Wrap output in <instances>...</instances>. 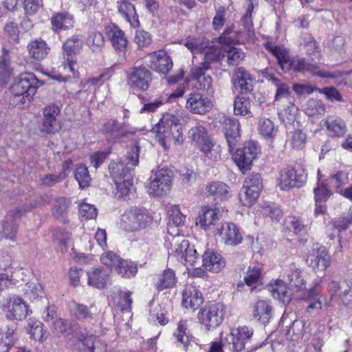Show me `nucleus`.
Returning <instances> with one entry per match:
<instances>
[{"mask_svg": "<svg viewBox=\"0 0 352 352\" xmlns=\"http://www.w3.org/2000/svg\"><path fill=\"white\" fill-rule=\"evenodd\" d=\"M139 155H122L109 166V173L116 185L115 196L122 200L134 197L133 170L139 164Z\"/></svg>", "mask_w": 352, "mask_h": 352, "instance_id": "1", "label": "nucleus"}, {"mask_svg": "<svg viewBox=\"0 0 352 352\" xmlns=\"http://www.w3.org/2000/svg\"><path fill=\"white\" fill-rule=\"evenodd\" d=\"M159 144L168 151L169 142L172 138L175 144H182L184 136L182 127L179 126V119L174 115L168 114L163 116L152 128Z\"/></svg>", "mask_w": 352, "mask_h": 352, "instance_id": "2", "label": "nucleus"}, {"mask_svg": "<svg viewBox=\"0 0 352 352\" xmlns=\"http://www.w3.org/2000/svg\"><path fill=\"white\" fill-rule=\"evenodd\" d=\"M43 85L44 82L34 74L24 72L15 78L10 91L14 97L20 98V102L24 104L30 103L33 100L38 89Z\"/></svg>", "mask_w": 352, "mask_h": 352, "instance_id": "3", "label": "nucleus"}, {"mask_svg": "<svg viewBox=\"0 0 352 352\" xmlns=\"http://www.w3.org/2000/svg\"><path fill=\"white\" fill-rule=\"evenodd\" d=\"M254 335L252 328L248 326L232 327L220 333V339L225 347L231 352H241L249 343Z\"/></svg>", "mask_w": 352, "mask_h": 352, "instance_id": "4", "label": "nucleus"}, {"mask_svg": "<svg viewBox=\"0 0 352 352\" xmlns=\"http://www.w3.org/2000/svg\"><path fill=\"white\" fill-rule=\"evenodd\" d=\"M170 243L168 248L169 255L175 256L187 268L192 267L198 259V254L194 245L182 236L175 233L171 239H168Z\"/></svg>", "mask_w": 352, "mask_h": 352, "instance_id": "5", "label": "nucleus"}, {"mask_svg": "<svg viewBox=\"0 0 352 352\" xmlns=\"http://www.w3.org/2000/svg\"><path fill=\"white\" fill-rule=\"evenodd\" d=\"M151 221L152 217L145 208L134 207L124 211L119 225L124 231L137 232L148 227Z\"/></svg>", "mask_w": 352, "mask_h": 352, "instance_id": "6", "label": "nucleus"}, {"mask_svg": "<svg viewBox=\"0 0 352 352\" xmlns=\"http://www.w3.org/2000/svg\"><path fill=\"white\" fill-rule=\"evenodd\" d=\"M126 84L133 89L141 91H147L153 80V74L146 63L136 61L125 71Z\"/></svg>", "mask_w": 352, "mask_h": 352, "instance_id": "7", "label": "nucleus"}, {"mask_svg": "<svg viewBox=\"0 0 352 352\" xmlns=\"http://www.w3.org/2000/svg\"><path fill=\"white\" fill-rule=\"evenodd\" d=\"M263 189V182L261 175L252 174L247 177L239 192V203L244 207L253 206L260 196Z\"/></svg>", "mask_w": 352, "mask_h": 352, "instance_id": "8", "label": "nucleus"}, {"mask_svg": "<svg viewBox=\"0 0 352 352\" xmlns=\"http://www.w3.org/2000/svg\"><path fill=\"white\" fill-rule=\"evenodd\" d=\"M277 179L279 188L287 190L292 188L302 186L307 182V173L302 166L296 168L287 166L279 171Z\"/></svg>", "mask_w": 352, "mask_h": 352, "instance_id": "9", "label": "nucleus"}, {"mask_svg": "<svg viewBox=\"0 0 352 352\" xmlns=\"http://www.w3.org/2000/svg\"><path fill=\"white\" fill-rule=\"evenodd\" d=\"M226 307L222 303L210 302L202 308L197 314L199 322L207 331L219 327L223 322Z\"/></svg>", "mask_w": 352, "mask_h": 352, "instance_id": "10", "label": "nucleus"}, {"mask_svg": "<svg viewBox=\"0 0 352 352\" xmlns=\"http://www.w3.org/2000/svg\"><path fill=\"white\" fill-rule=\"evenodd\" d=\"M214 236L226 246L235 247L242 243L243 232L234 223L223 221L214 230Z\"/></svg>", "mask_w": 352, "mask_h": 352, "instance_id": "11", "label": "nucleus"}, {"mask_svg": "<svg viewBox=\"0 0 352 352\" xmlns=\"http://www.w3.org/2000/svg\"><path fill=\"white\" fill-rule=\"evenodd\" d=\"M82 48V42L78 34L67 38L62 45L63 60L61 66L74 75L77 72L74 67L77 65L76 55L80 52Z\"/></svg>", "mask_w": 352, "mask_h": 352, "instance_id": "12", "label": "nucleus"}, {"mask_svg": "<svg viewBox=\"0 0 352 352\" xmlns=\"http://www.w3.org/2000/svg\"><path fill=\"white\" fill-rule=\"evenodd\" d=\"M1 309L10 320L21 321L32 313L28 304L18 296L6 298L1 304Z\"/></svg>", "mask_w": 352, "mask_h": 352, "instance_id": "13", "label": "nucleus"}, {"mask_svg": "<svg viewBox=\"0 0 352 352\" xmlns=\"http://www.w3.org/2000/svg\"><path fill=\"white\" fill-rule=\"evenodd\" d=\"M172 178V173L168 169L161 168L153 172L146 184L148 193L153 196L166 195L171 188Z\"/></svg>", "mask_w": 352, "mask_h": 352, "instance_id": "14", "label": "nucleus"}, {"mask_svg": "<svg viewBox=\"0 0 352 352\" xmlns=\"http://www.w3.org/2000/svg\"><path fill=\"white\" fill-rule=\"evenodd\" d=\"M188 136L206 154H220L222 152L221 146L213 141L206 128L201 124H197L192 127L188 131Z\"/></svg>", "mask_w": 352, "mask_h": 352, "instance_id": "15", "label": "nucleus"}, {"mask_svg": "<svg viewBox=\"0 0 352 352\" xmlns=\"http://www.w3.org/2000/svg\"><path fill=\"white\" fill-rule=\"evenodd\" d=\"M307 265L316 271H324L331 264V258L324 245L314 243L305 256Z\"/></svg>", "mask_w": 352, "mask_h": 352, "instance_id": "16", "label": "nucleus"}, {"mask_svg": "<svg viewBox=\"0 0 352 352\" xmlns=\"http://www.w3.org/2000/svg\"><path fill=\"white\" fill-rule=\"evenodd\" d=\"M210 69V63H201L198 67L191 70V78L195 81V88L205 93L207 96L213 97L214 91L212 87V77L206 74Z\"/></svg>", "mask_w": 352, "mask_h": 352, "instance_id": "17", "label": "nucleus"}, {"mask_svg": "<svg viewBox=\"0 0 352 352\" xmlns=\"http://www.w3.org/2000/svg\"><path fill=\"white\" fill-rule=\"evenodd\" d=\"M250 313L252 320L254 322L264 325L267 324L274 314L271 300L265 298H257L251 304Z\"/></svg>", "mask_w": 352, "mask_h": 352, "instance_id": "18", "label": "nucleus"}, {"mask_svg": "<svg viewBox=\"0 0 352 352\" xmlns=\"http://www.w3.org/2000/svg\"><path fill=\"white\" fill-rule=\"evenodd\" d=\"M145 63L151 69L162 74H167L173 68L171 58L163 50L148 54Z\"/></svg>", "mask_w": 352, "mask_h": 352, "instance_id": "19", "label": "nucleus"}, {"mask_svg": "<svg viewBox=\"0 0 352 352\" xmlns=\"http://www.w3.org/2000/svg\"><path fill=\"white\" fill-rule=\"evenodd\" d=\"M213 108V102L208 96H204L198 91H192L187 95L186 109L190 113L205 115Z\"/></svg>", "mask_w": 352, "mask_h": 352, "instance_id": "20", "label": "nucleus"}, {"mask_svg": "<svg viewBox=\"0 0 352 352\" xmlns=\"http://www.w3.org/2000/svg\"><path fill=\"white\" fill-rule=\"evenodd\" d=\"M287 65L288 67L287 66L286 68L288 70H292L295 72L304 73L309 72L314 76L324 78H331L334 77L331 73L320 70L318 65L311 63L307 61L305 58L300 56L291 58Z\"/></svg>", "mask_w": 352, "mask_h": 352, "instance_id": "21", "label": "nucleus"}, {"mask_svg": "<svg viewBox=\"0 0 352 352\" xmlns=\"http://www.w3.org/2000/svg\"><path fill=\"white\" fill-rule=\"evenodd\" d=\"M222 131L225 135L230 153H232L240 140V123L233 118H225L221 122Z\"/></svg>", "mask_w": 352, "mask_h": 352, "instance_id": "22", "label": "nucleus"}, {"mask_svg": "<svg viewBox=\"0 0 352 352\" xmlns=\"http://www.w3.org/2000/svg\"><path fill=\"white\" fill-rule=\"evenodd\" d=\"M104 32L113 49L118 52L125 54L128 40L124 32L116 23H110L105 26Z\"/></svg>", "mask_w": 352, "mask_h": 352, "instance_id": "23", "label": "nucleus"}, {"mask_svg": "<svg viewBox=\"0 0 352 352\" xmlns=\"http://www.w3.org/2000/svg\"><path fill=\"white\" fill-rule=\"evenodd\" d=\"M74 347L82 352H106L107 345L105 342L93 335H79Z\"/></svg>", "mask_w": 352, "mask_h": 352, "instance_id": "24", "label": "nucleus"}, {"mask_svg": "<svg viewBox=\"0 0 352 352\" xmlns=\"http://www.w3.org/2000/svg\"><path fill=\"white\" fill-rule=\"evenodd\" d=\"M219 208L212 206H203L196 219V225L204 231L210 230L220 219Z\"/></svg>", "mask_w": 352, "mask_h": 352, "instance_id": "25", "label": "nucleus"}, {"mask_svg": "<svg viewBox=\"0 0 352 352\" xmlns=\"http://www.w3.org/2000/svg\"><path fill=\"white\" fill-rule=\"evenodd\" d=\"M182 305L186 309L194 311L204 302L201 291L193 284L186 285L182 291Z\"/></svg>", "mask_w": 352, "mask_h": 352, "instance_id": "26", "label": "nucleus"}, {"mask_svg": "<svg viewBox=\"0 0 352 352\" xmlns=\"http://www.w3.org/2000/svg\"><path fill=\"white\" fill-rule=\"evenodd\" d=\"M320 126L331 138H342L347 132L346 122L342 118L336 116H328L320 122Z\"/></svg>", "mask_w": 352, "mask_h": 352, "instance_id": "27", "label": "nucleus"}, {"mask_svg": "<svg viewBox=\"0 0 352 352\" xmlns=\"http://www.w3.org/2000/svg\"><path fill=\"white\" fill-rule=\"evenodd\" d=\"M287 278L290 284L296 289L294 298L306 299V281L302 276L301 270L294 265L290 266Z\"/></svg>", "mask_w": 352, "mask_h": 352, "instance_id": "28", "label": "nucleus"}, {"mask_svg": "<svg viewBox=\"0 0 352 352\" xmlns=\"http://www.w3.org/2000/svg\"><path fill=\"white\" fill-rule=\"evenodd\" d=\"M203 267L212 273H219L226 267V262L223 256L212 250H206L202 256Z\"/></svg>", "mask_w": 352, "mask_h": 352, "instance_id": "29", "label": "nucleus"}, {"mask_svg": "<svg viewBox=\"0 0 352 352\" xmlns=\"http://www.w3.org/2000/svg\"><path fill=\"white\" fill-rule=\"evenodd\" d=\"M50 20L51 28L55 33L71 30L75 25L74 15L67 11L54 12Z\"/></svg>", "mask_w": 352, "mask_h": 352, "instance_id": "30", "label": "nucleus"}, {"mask_svg": "<svg viewBox=\"0 0 352 352\" xmlns=\"http://www.w3.org/2000/svg\"><path fill=\"white\" fill-rule=\"evenodd\" d=\"M254 79L248 71L243 67H238L233 71L232 82L241 94L250 93L253 89Z\"/></svg>", "mask_w": 352, "mask_h": 352, "instance_id": "31", "label": "nucleus"}, {"mask_svg": "<svg viewBox=\"0 0 352 352\" xmlns=\"http://www.w3.org/2000/svg\"><path fill=\"white\" fill-rule=\"evenodd\" d=\"M60 113L59 107L56 104L47 106L43 110V120L41 131L47 133H54L56 131V117Z\"/></svg>", "mask_w": 352, "mask_h": 352, "instance_id": "32", "label": "nucleus"}, {"mask_svg": "<svg viewBox=\"0 0 352 352\" xmlns=\"http://www.w3.org/2000/svg\"><path fill=\"white\" fill-rule=\"evenodd\" d=\"M270 291L274 298L278 300L283 304H289L292 299H294L295 293H293L287 287L286 283L278 279L270 285Z\"/></svg>", "mask_w": 352, "mask_h": 352, "instance_id": "33", "label": "nucleus"}, {"mask_svg": "<svg viewBox=\"0 0 352 352\" xmlns=\"http://www.w3.org/2000/svg\"><path fill=\"white\" fill-rule=\"evenodd\" d=\"M25 329L32 340L43 343L47 338V332L43 324L38 320L33 318H29L26 322Z\"/></svg>", "mask_w": 352, "mask_h": 352, "instance_id": "34", "label": "nucleus"}, {"mask_svg": "<svg viewBox=\"0 0 352 352\" xmlns=\"http://www.w3.org/2000/svg\"><path fill=\"white\" fill-rule=\"evenodd\" d=\"M118 13L122 15L133 28L140 26V23L135 6L128 1H121L117 3Z\"/></svg>", "mask_w": 352, "mask_h": 352, "instance_id": "35", "label": "nucleus"}, {"mask_svg": "<svg viewBox=\"0 0 352 352\" xmlns=\"http://www.w3.org/2000/svg\"><path fill=\"white\" fill-rule=\"evenodd\" d=\"M263 46L268 52L276 58L279 67L284 70L291 59L288 50L270 41L265 43Z\"/></svg>", "mask_w": 352, "mask_h": 352, "instance_id": "36", "label": "nucleus"}, {"mask_svg": "<svg viewBox=\"0 0 352 352\" xmlns=\"http://www.w3.org/2000/svg\"><path fill=\"white\" fill-rule=\"evenodd\" d=\"M206 190L217 201H227L232 197L230 187L221 182H212L206 186Z\"/></svg>", "mask_w": 352, "mask_h": 352, "instance_id": "37", "label": "nucleus"}, {"mask_svg": "<svg viewBox=\"0 0 352 352\" xmlns=\"http://www.w3.org/2000/svg\"><path fill=\"white\" fill-rule=\"evenodd\" d=\"M173 337L177 342L183 345L186 350L192 342H195V338L190 333L188 329V322L181 320L177 324V328L173 333Z\"/></svg>", "mask_w": 352, "mask_h": 352, "instance_id": "38", "label": "nucleus"}, {"mask_svg": "<svg viewBox=\"0 0 352 352\" xmlns=\"http://www.w3.org/2000/svg\"><path fill=\"white\" fill-rule=\"evenodd\" d=\"M109 281L107 271L102 267L91 270L87 272V283L89 286L98 289L106 287Z\"/></svg>", "mask_w": 352, "mask_h": 352, "instance_id": "39", "label": "nucleus"}, {"mask_svg": "<svg viewBox=\"0 0 352 352\" xmlns=\"http://www.w3.org/2000/svg\"><path fill=\"white\" fill-rule=\"evenodd\" d=\"M28 49L30 56L37 60L44 59L50 50L46 42L41 38L31 41L28 45Z\"/></svg>", "mask_w": 352, "mask_h": 352, "instance_id": "40", "label": "nucleus"}, {"mask_svg": "<svg viewBox=\"0 0 352 352\" xmlns=\"http://www.w3.org/2000/svg\"><path fill=\"white\" fill-rule=\"evenodd\" d=\"M168 219V232L171 236H175L171 229L173 226L177 228L183 226L186 221V215L183 214L177 206H170L167 209Z\"/></svg>", "mask_w": 352, "mask_h": 352, "instance_id": "41", "label": "nucleus"}, {"mask_svg": "<svg viewBox=\"0 0 352 352\" xmlns=\"http://www.w3.org/2000/svg\"><path fill=\"white\" fill-rule=\"evenodd\" d=\"M18 340L16 327L8 326L4 333H0V352H8Z\"/></svg>", "mask_w": 352, "mask_h": 352, "instance_id": "42", "label": "nucleus"}, {"mask_svg": "<svg viewBox=\"0 0 352 352\" xmlns=\"http://www.w3.org/2000/svg\"><path fill=\"white\" fill-rule=\"evenodd\" d=\"M250 108L251 100L249 97L243 95V94L236 96L234 101V113L235 116L252 118L253 115Z\"/></svg>", "mask_w": 352, "mask_h": 352, "instance_id": "43", "label": "nucleus"}, {"mask_svg": "<svg viewBox=\"0 0 352 352\" xmlns=\"http://www.w3.org/2000/svg\"><path fill=\"white\" fill-rule=\"evenodd\" d=\"M185 46L192 53L207 54L210 52L208 40L205 38L188 36L186 39Z\"/></svg>", "mask_w": 352, "mask_h": 352, "instance_id": "44", "label": "nucleus"}, {"mask_svg": "<svg viewBox=\"0 0 352 352\" xmlns=\"http://www.w3.org/2000/svg\"><path fill=\"white\" fill-rule=\"evenodd\" d=\"M176 283L177 278L175 272L170 269H166L159 276L155 287L158 291H162L173 288L175 286Z\"/></svg>", "mask_w": 352, "mask_h": 352, "instance_id": "45", "label": "nucleus"}, {"mask_svg": "<svg viewBox=\"0 0 352 352\" xmlns=\"http://www.w3.org/2000/svg\"><path fill=\"white\" fill-rule=\"evenodd\" d=\"M262 279V270L258 266L249 267L243 278L245 284L251 289H254L259 286L261 284Z\"/></svg>", "mask_w": 352, "mask_h": 352, "instance_id": "46", "label": "nucleus"}, {"mask_svg": "<svg viewBox=\"0 0 352 352\" xmlns=\"http://www.w3.org/2000/svg\"><path fill=\"white\" fill-rule=\"evenodd\" d=\"M320 170H318V184L314 189V199L316 203H324L332 195L327 184L322 179Z\"/></svg>", "mask_w": 352, "mask_h": 352, "instance_id": "47", "label": "nucleus"}, {"mask_svg": "<svg viewBox=\"0 0 352 352\" xmlns=\"http://www.w3.org/2000/svg\"><path fill=\"white\" fill-rule=\"evenodd\" d=\"M254 213L256 217H270L272 219L278 221L281 217V212L278 208H274L268 203H263L258 205L254 209Z\"/></svg>", "mask_w": 352, "mask_h": 352, "instance_id": "48", "label": "nucleus"}, {"mask_svg": "<svg viewBox=\"0 0 352 352\" xmlns=\"http://www.w3.org/2000/svg\"><path fill=\"white\" fill-rule=\"evenodd\" d=\"M50 329L52 333L58 337H66L72 331L71 324L60 318L52 321V323L50 324Z\"/></svg>", "mask_w": 352, "mask_h": 352, "instance_id": "49", "label": "nucleus"}, {"mask_svg": "<svg viewBox=\"0 0 352 352\" xmlns=\"http://www.w3.org/2000/svg\"><path fill=\"white\" fill-rule=\"evenodd\" d=\"M326 107L320 100L310 99L305 104V112L309 117L324 114Z\"/></svg>", "mask_w": 352, "mask_h": 352, "instance_id": "50", "label": "nucleus"}, {"mask_svg": "<svg viewBox=\"0 0 352 352\" xmlns=\"http://www.w3.org/2000/svg\"><path fill=\"white\" fill-rule=\"evenodd\" d=\"M115 271L122 277L131 278L137 274L138 267L132 261L122 259Z\"/></svg>", "mask_w": 352, "mask_h": 352, "instance_id": "51", "label": "nucleus"}, {"mask_svg": "<svg viewBox=\"0 0 352 352\" xmlns=\"http://www.w3.org/2000/svg\"><path fill=\"white\" fill-rule=\"evenodd\" d=\"M167 314L165 308L158 305L151 310L148 320L153 323L157 322L161 325H165L169 321Z\"/></svg>", "mask_w": 352, "mask_h": 352, "instance_id": "52", "label": "nucleus"}, {"mask_svg": "<svg viewBox=\"0 0 352 352\" xmlns=\"http://www.w3.org/2000/svg\"><path fill=\"white\" fill-rule=\"evenodd\" d=\"M86 42L93 52H96L104 45V38L100 32L95 30L89 33Z\"/></svg>", "mask_w": 352, "mask_h": 352, "instance_id": "53", "label": "nucleus"}, {"mask_svg": "<svg viewBox=\"0 0 352 352\" xmlns=\"http://www.w3.org/2000/svg\"><path fill=\"white\" fill-rule=\"evenodd\" d=\"M25 294L30 300L34 302L38 298H43L45 296V292L41 283L32 282L27 285Z\"/></svg>", "mask_w": 352, "mask_h": 352, "instance_id": "54", "label": "nucleus"}, {"mask_svg": "<svg viewBox=\"0 0 352 352\" xmlns=\"http://www.w3.org/2000/svg\"><path fill=\"white\" fill-rule=\"evenodd\" d=\"M75 179L78 182L80 188L89 186L91 182V177L89 174L87 167L85 165H78L75 170Z\"/></svg>", "mask_w": 352, "mask_h": 352, "instance_id": "55", "label": "nucleus"}, {"mask_svg": "<svg viewBox=\"0 0 352 352\" xmlns=\"http://www.w3.org/2000/svg\"><path fill=\"white\" fill-rule=\"evenodd\" d=\"M261 147L258 142L255 140H250L243 143L241 148H237L232 154H261Z\"/></svg>", "mask_w": 352, "mask_h": 352, "instance_id": "56", "label": "nucleus"}, {"mask_svg": "<svg viewBox=\"0 0 352 352\" xmlns=\"http://www.w3.org/2000/svg\"><path fill=\"white\" fill-rule=\"evenodd\" d=\"M306 141V134L300 130H296L292 133L289 144L293 150L300 151L305 147Z\"/></svg>", "mask_w": 352, "mask_h": 352, "instance_id": "57", "label": "nucleus"}, {"mask_svg": "<svg viewBox=\"0 0 352 352\" xmlns=\"http://www.w3.org/2000/svg\"><path fill=\"white\" fill-rule=\"evenodd\" d=\"M19 273L20 270H15L11 275L0 273V290L3 291L16 285L19 283Z\"/></svg>", "mask_w": 352, "mask_h": 352, "instance_id": "58", "label": "nucleus"}, {"mask_svg": "<svg viewBox=\"0 0 352 352\" xmlns=\"http://www.w3.org/2000/svg\"><path fill=\"white\" fill-rule=\"evenodd\" d=\"M233 161L239 170L245 174L250 170L253 165L254 157L252 155H233Z\"/></svg>", "mask_w": 352, "mask_h": 352, "instance_id": "59", "label": "nucleus"}, {"mask_svg": "<svg viewBox=\"0 0 352 352\" xmlns=\"http://www.w3.org/2000/svg\"><path fill=\"white\" fill-rule=\"evenodd\" d=\"M219 43L226 46L234 45L239 43V33L228 28L219 37Z\"/></svg>", "mask_w": 352, "mask_h": 352, "instance_id": "60", "label": "nucleus"}, {"mask_svg": "<svg viewBox=\"0 0 352 352\" xmlns=\"http://www.w3.org/2000/svg\"><path fill=\"white\" fill-rule=\"evenodd\" d=\"M350 172L351 170L349 168H344V170H339L331 177V183L337 188H340L343 186L348 184L350 180Z\"/></svg>", "mask_w": 352, "mask_h": 352, "instance_id": "61", "label": "nucleus"}, {"mask_svg": "<svg viewBox=\"0 0 352 352\" xmlns=\"http://www.w3.org/2000/svg\"><path fill=\"white\" fill-rule=\"evenodd\" d=\"M258 131L265 138L273 139L275 136L274 123L269 118H263L259 120Z\"/></svg>", "mask_w": 352, "mask_h": 352, "instance_id": "62", "label": "nucleus"}, {"mask_svg": "<svg viewBox=\"0 0 352 352\" xmlns=\"http://www.w3.org/2000/svg\"><path fill=\"white\" fill-rule=\"evenodd\" d=\"M122 260V258L111 251H107L100 256L101 263L114 270H116Z\"/></svg>", "mask_w": 352, "mask_h": 352, "instance_id": "63", "label": "nucleus"}, {"mask_svg": "<svg viewBox=\"0 0 352 352\" xmlns=\"http://www.w3.org/2000/svg\"><path fill=\"white\" fill-rule=\"evenodd\" d=\"M352 224V207L349 208L347 213L333 221V226L339 231L348 229Z\"/></svg>", "mask_w": 352, "mask_h": 352, "instance_id": "64", "label": "nucleus"}]
</instances>
